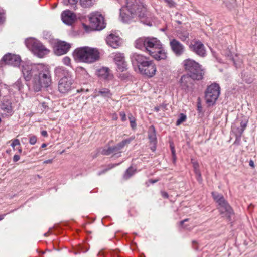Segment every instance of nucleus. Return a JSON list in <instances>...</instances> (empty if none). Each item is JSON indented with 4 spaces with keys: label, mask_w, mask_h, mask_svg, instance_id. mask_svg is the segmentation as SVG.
I'll use <instances>...</instances> for the list:
<instances>
[{
    "label": "nucleus",
    "mask_w": 257,
    "mask_h": 257,
    "mask_svg": "<svg viewBox=\"0 0 257 257\" xmlns=\"http://www.w3.org/2000/svg\"><path fill=\"white\" fill-rule=\"evenodd\" d=\"M123 5L120 9V17L123 23H130L137 18L141 19L147 16V8L141 0H118Z\"/></svg>",
    "instance_id": "1"
},
{
    "label": "nucleus",
    "mask_w": 257,
    "mask_h": 257,
    "mask_svg": "<svg viewBox=\"0 0 257 257\" xmlns=\"http://www.w3.org/2000/svg\"><path fill=\"white\" fill-rule=\"evenodd\" d=\"M52 84L51 72L48 66L40 64L37 74L32 81V88L36 92L41 91L43 88H48Z\"/></svg>",
    "instance_id": "2"
},
{
    "label": "nucleus",
    "mask_w": 257,
    "mask_h": 257,
    "mask_svg": "<svg viewBox=\"0 0 257 257\" xmlns=\"http://www.w3.org/2000/svg\"><path fill=\"white\" fill-rule=\"evenodd\" d=\"M73 56L77 61L92 63L99 59L100 53L96 48L85 46L76 49L73 53Z\"/></svg>",
    "instance_id": "3"
},
{
    "label": "nucleus",
    "mask_w": 257,
    "mask_h": 257,
    "mask_svg": "<svg viewBox=\"0 0 257 257\" xmlns=\"http://www.w3.org/2000/svg\"><path fill=\"white\" fill-rule=\"evenodd\" d=\"M161 42L155 37H140L135 42L136 48L147 51L151 55V51H154L156 48H159Z\"/></svg>",
    "instance_id": "4"
},
{
    "label": "nucleus",
    "mask_w": 257,
    "mask_h": 257,
    "mask_svg": "<svg viewBox=\"0 0 257 257\" xmlns=\"http://www.w3.org/2000/svg\"><path fill=\"white\" fill-rule=\"evenodd\" d=\"M212 196L214 200L218 204V209L220 213L223 215L224 217H226L230 220L232 215L233 214V211L227 201L225 200L222 195L218 192H212Z\"/></svg>",
    "instance_id": "5"
},
{
    "label": "nucleus",
    "mask_w": 257,
    "mask_h": 257,
    "mask_svg": "<svg viewBox=\"0 0 257 257\" xmlns=\"http://www.w3.org/2000/svg\"><path fill=\"white\" fill-rule=\"evenodd\" d=\"M27 47L31 50L34 54L40 58L44 57L48 54L49 50L47 49L40 41L30 38L25 40Z\"/></svg>",
    "instance_id": "6"
},
{
    "label": "nucleus",
    "mask_w": 257,
    "mask_h": 257,
    "mask_svg": "<svg viewBox=\"0 0 257 257\" xmlns=\"http://www.w3.org/2000/svg\"><path fill=\"white\" fill-rule=\"evenodd\" d=\"M220 94V87L218 84L213 83L208 86L205 94L206 102L209 105L214 104Z\"/></svg>",
    "instance_id": "7"
},
{
    "label": "nucleus",
    "mask_w": 257,
    "mask_h": 257,
    "mask_svg": "<svg viewBox=\"0 0 257 257\" xmlns=\"http://www.w3.org/2000/svg\"><path fill=\"white\" fill-rule=\"evenodd\" d=\"M40 64H32L29 62L23 63L21 71L26 81L30 80L37 74Z\"/></svg>",
    "instance_id": "8"
},
{
    "label": "nucleus",
    "mask_w": 257,
    "mask_h": 257,
    "mask_svg": "<svg viewBox=\"0 0 257 257\" xmlns=\"http://www.w3.org/2000/svg\"><path fill=\"white\" fill-rule=\"evenodd\" d=\"M74 83L71 75L64 76L58 82V90L61 93H66L72 88Z\"/></svg>",
    "instance_id": "9"
},
{
    "label": "nucleus",
    "mask_w": 257,
    "mask_h": 257,
    "mask_svg": "<svg viewBox=\"0 0 257 257\" xmlns=\"http://www.w3.org/2000/svg\"><path fill=\"white\" fill-rule=\"evenodd\" d=\"M89 20L92 26L96 30H102L105 27L103 16L98 12L91 14Z\"/></svg>",
    "instance_id": "10"
},
{
    "label": "nucleus",
    "mask_w": 257,
    "mask_h": 257,
    "mask_svg": "<svg viewBox=\"0 0 257 257\" xmlns=\"http://www.w3.org/2000/svg\"><path fill=\"white\" fill-rule=\"evenodd\" d=\"M183 66L186 71H188V74L191 78H200L201 75H196L193 71L198 68L199 64L195 61L191 59H186L183 61Z\"/></svg>",
    "instance_id": "11"
},
{
    "label": "nucleus",
    "mask_w": 257,
    "mask_h": 257,
    "mask_svg": "<svg viewBox=\"0 0 257 257\" xmlns=\"http://www.w3.org/2000/svg\"><path fill=\"white\" fill-rule=\"evenodd\" d=\"M139 70L141 74L149 77H152L156 74L157 68L153 61L150 60L146 65L139 68Z\"/></svg>",
    "instance_id": "12"
},
{
    "label": "nucleus",
    "mask_w": 257,
    "mask_h": 257,
    "mask_svg": "<svg viewBox=\"0 0 257 257\" xmlns=\"http://www.w3.org/2000/svg\"><path fill=\"white\" fill-rule=\"evenodd\" d=\"M113 60L117 65V71L123 72L127 70V64L125 61L124 54L120 53L113 54Z\"/></svg>",
    "instance_id": "13"
},
{
    "label": "nucleus",
    "mask_w": 257,
    "mask_h": 257,
    "mask_svg": "<svg viewBox=\"0 0 257 257\" xmlns=\"http://www.w3.org/2000/svg\"><path fill=\"white\" fill-rule=\"evenodd\" d=\"M189 48L191 51L201 57H204L206 55V51L205 46L200 41L192 42L189 45Z\"/></svg>",
    "instance_id": "14"
},
{
    "label": "nucleus",
    "mask_w": 257,
    "mask_h": 257,
    "mask_svg": "<svg viewBox=\"0 0 257 257\" xmlns=\"http://www.w3.org/2000/svg\"><path fill=\"white\" fill-rule=\"evenodd\" d=\"M131 61L134 65H136L138 69L146 65L150 60V58L142 54L134 53L131 56Z\"/></svg>",
    "instance_id": "15"
},
{
    "label": "nucleus",
    "mask_w": 257,
    "mask_h": 257,
    "mask_svg": "<svg viewBox=\"0 0 257 257\" xmlns=\"http://www.w3.org/2000/svg\"><path fill=\"white\" fill-rule=\"evenodd\" d=\"M169 43L172 51L176 56H180L185 52V46L177 40L172 39Z\"/></svg>",
    "instance_id": "16"
},
{
    "label": "nucleus",
    "mask_w": 257,
    "mask_h": 257,
    "mask_svg": "<svg viewBox=\"0 0 257 257\" xmlns=\"http://www.w3.org/2000/svg\"><path fill=\"white\" fill-rule=\"evenodd\" d=\"M21 61V58L19 56L8 54L3 57L1 63L4 62L6 64L16 67L19 66Z\"/></svg>",
    "instance_id": "17"
},
{
    "label": "nucleus",
    "mask_w": 257,
    "mask_h": 257,
    "mask_svg": "<svg viewBox=\"0 0 257 257\" xmlns=\"http://www.w3.org/2000/svg\"><path fill=\"white\" fill-rule=\"evenodd\" d=\"M61 16L63 23L68 25H71L76 19V15L69 10L64 11Z\"/></svg>",
    "instance_id": "18"
},
{
    "label": "nucleus",
    "mask_w": 257,
    "mask_h": 257,
    "mask_svg": "<svg viewBox=\"0 0 257 257\" xmlns=\"http://www.w3.org/2000/svg\"><path fill=\"white\" fill-rule=\"evenodd\" d=\"M150 56L156 60H165L167 57V53L162 44L159 47V48H156L154 51H151Z\"/></svg>",
    "instance_id": "19"
},
{
    "label": "nucleus",
    "mask_w": 257,
    "mask_h": 257,
    "mask_svg": "<svg viewBox=\"0 0 257 257\" xmlns=\"http://www.w3.org/2000/svg\"><path fill=\"white\" fill-rule=\"evenodd\" d=\"M107 44L113 48H117L121 44L122 41L120 38L113 34H109L106 38Z\"/></svg>",
    "instance_id": "20"
},
{
    "label": "nucleus",
    "mask_w": 257,
    "mask_h": 257,
    "mask_svg": "<svg viewBox=\"0 0 257 257\" xmlns=\"http://www.w3.org/2000/svg\"><path fill=\"white\" fill-rule=\"evenodd\" d=\"M71 47L69 43L64 41L59 42L56 46L55 53L57 55H61L66 53Z\"/></svg>",
    "instance_id": "21"
},
{
    "label": "nucleus",
    "mask_w": 257,
    "mask_h": 257,
    "mask_svg": "<svg viewBox=\"0 0 257 257\" xmlns=\"http://www.w3.org/2000/svg\"><path fill=\"white\" fill-rule=\"evenodd\" d=\"M1 109L3 113L6 115H11L13 113V109L11 102L8 100L2 101L1 105Z\"/></svg>",
    "instance_id": "22"
},
{
    "label": "nucleus",
    "mask_w": 257,
    "mask_h": 257,
    "mask_svg": "<svg viewBox=\"0 0 257 257\" xmlns=\"http://www.w3.org/2000/svg\"><path fill=\"white\" fill-rule=\"evenodd\" d=\"M95 96H101L108 101V99L111 98L112 93L109 89L106 88H101L96 90Z\"/></svg>",
    "instance_id": "23"
},
{
    "label": "nucleus",
    "mask_w": 257,
    "mask_h": 257,
    "mask_svg": "<svg viewBox=\"0 0 257 257\" xmlns=\"http://www.w3.org/2000/svg\"><path fill=\"white\" fill-rule=\"evenodd\" d=\"M148 138L150 143L152 145H156L157 143V138L156 131L154 126H151L148 130Z\"/></svg>",
    "instance_id": "24"
},
{
    "label": "nucleus",
    "mask_w": 257,
    "mask_h": 257,
    "mask_svg": "<svg viewBox=\"0 0 257 257\" xmlns=\"http://www.w3.org/2000/svg\"><path fill=\"white\" fill-rule=\"evenodd\" d=\"M100 75L105 79L109 80L113 78V75L110 73L108 68H102L100 70Z\"/></svg>",
    "instance_id": "25"
},
{
    "label": "nucleus",
    "mask_w": 257,
    "mask_h": 257,
    "mask_svg": "<svg viewBox=\"0 0 257 257\" xmlns=\"http://www.w3.org/2000/svg\"><path fill=\"white\" fill-rule=\"evenodd\" d=\"M54 72L56 75L59 76L61 75H71L70 72L63 66L57 67L55 69Z\"/></svg>",
    "instance_id": "26"
},
{
    "label": "nucleus",
    "mask_w": 257,
    "mask_h": 257,
    "mask_svg": "<svg viewBox=\"0 0 257 257\" xmlns=\"http://www.w3.org/2000/svg\"><path fill=\"white\" fill-rule=\"evenodd\" d=\"M134 137H130L128 139H125L117 144L116 146L117 148L120 150L122 149L126 145L129 144L134 139Z\"/></svg>",
    "instance_id": "27"
},
{
    "label": "nucleus",
    "mask_w": 257,
    "mask_h": 257,
    "mask_svg": "<svg viewBox=\"0 0 257 257\" xmlns=\"http://www.w3.org/2000/svg\"><path fill=\"white\" fill-rule=\"evenodd\" d=\"M12 88L18 91H21L23 88L22 80L21 78L18 79L17 81L11 85Z\"/></svg>",
    "instance_id": "28"
},
{
    "label": "nucleus",
    "mask_w": 257,
    "mask_h": 257,
    "mask_svg": "<svg viewBox=\"0 0 257 257\" xmlns=\"http://www.w3.org/2000/svg\"><path fill=\"white\" fill-rule=\"evenodd\" d=\"M193 71L196 75H201L200 76V78H192L193 79L199 80L203 78L204 73L203 70L201 68V66L199 64L198 65V68L197 69H195L194 71Z\"/></svg>",
    "instance_id": "29"
},
{
    "label": "nucleus",
    "mask_w": 257,
    "mask_h": 257,
    "mask_svg": "<svg viewBox=\"0 0 257 257\" xmlns=\"http://www.w3.org/2000/svg\"><path fill=\"white\" fill-rule=\"evenodd\" d=\"M136 172V169H134L133 167H129L125 171L123 178L125 179H127L130 178L132 176H133Z\"/></svg>",
    "instance_id": "30"
},
{
    "label": "nucleus",
    "mask_w": 257,
    "mask_h": 257,
    "mask_svg": "<svg viewBox=\"0 0 257 257\" xmlns=\"http://www.w3.org/2000/svg\"><path fill=\"white\" fill-rule=\"evenodd\" d=\"M81 5L84 8H89L93 4V0H80Z\"/></svg>",
    "instance_id": "31"
},
{
    "label": "nucleus",
    "mask_w": 257,
    "mask_h": 257,
    "mask_svg": "<svg viewBox=\"0 0 257 257\" xmlns=\"http://www.w3.org/2000/svg\"><path fill=\"white\" fill-rule=\"evenodd\" d=\"M227 57H228L230 59H232V60L234 62V65L236 66V67H240L241 66V64L242 63V61L241 60L240 61L237 62L235 58H232V55H231L230 52H229V53H228L227 54Z\"/></svg>",
    "instance_id": "32"
},
{
    "label": "nucleus",
    "mask_w": 257,
    "mask_h": 257,
    "mask_svg": "<svg viewBox=\"0 0 257 257\" xmlns=\"http://www.w3.org/2000/svg\"><path fill=\"white\" fill-rule=\"evenodd\" d=\"M178 38L182 41H185L189 38V33L188 32H183L178 34Z\"/></svg>",
    "instance_id": "33"
},
{
    "label": "nucleus",
    "mask_w": 257,
    "mask_h": 257,
    "mask_svg": "<svg viewBox=\"0 0 257 257\" xmlns=\"http://www.w3.org/2000/svg\"><path fill=\"white\" fill-rule=\"evenodd\" d=\"M187 79H189V77L185 76H182L180 79L181 85L183 88H186L188 87L186 84Z\"/></svg>",
    "instance_id": "34"
},
{
    "label": "nucleus",
    "mask_w": 257,
    "mask_h": 257,
    "mask_svg": "<svg viewBox=\"0 0 257 257\" xmlns=\"http://www.w3.org/2000/svg\"><path fill=\"white\" fill-rule=\"evenodd\" d=\"M247 120H244V121H242L241 122H240V132L239 133V136L240 135H242L244 132V131L245 130V128L247 126Z\"/></svg>",
    "instance_id": "35"
},
{
    "label": "nucleus",
    "mask_w": 257,
    "mask_h": 257,
    "mask_svg": "<svg viewBox=\"0 0 257 257\" xmlns=\"http://www.w3.org/2000/svg\"><path fill=\"white\" fill-rule=\"evenodd\" d=\"M186 119V116L183 113H181L179 115V118L176 121V125H179L183 122L185 121Z\"/></svg>",
    "instance_id": "36"
},
{
    "label": "nucleus",
    "mask_w": 257,
    "mask_h": 257,
    "mask_svg": "<svg viewBox=\"0 0 257 257\" xmlns=\"http://www.w3.org/2000/svg\"><path fill=\"white\" fill-rule=\"evenodd\" d=\"M101 153L104 155H109L111 154H112L113 153L111 147H109L107 148L103 149L101 151Z\"/></svg>",
    "instance_id": "37"
},
{
    "label": "nucleus",
    "mask_w": 257,
    "mask_h": 257,
    "mask_svg": "<svg viewBox=\"0 0 257 257\" xmlns=\"http://www.w3.org/2000/svg\"><path fill=\"white\" fill-rule=\"evenodd\" d=\"M62 62L64 65H65L67 66L71 67V59L69 57H68L67 56L64 57L62 59Z\"/></svg>",
    "instance_id": "38"
},
{
    "label": "nucleus",
    "mask_w": 257,
    "mask_h": 257,
    "mask_svg": "<svg viewBox=\"0 0 257 257\" xmlns=\"http://www.w3.org/2000/svg\"><path fill=\"white\" fill-rule=\"evenodd\" d=\"M78 0H63V3L65 5H68L70 4L71 5H75Z\"/></svg>",
    "instance_id": "39"
},
{
    "label": "nucleus",
    "mask_w": 257,
    "mask_h": 257,
    "mask_svg": "<svg viewBox=\"0 0 257 257\" xmlns=\"http://www.w3.org/2000/svg\"><path fill=\"white\" fill-rule=\"evenodd\" d=\"M11 146L12 147V148H13V150H15V147L17 146H20V141L18 139H15L13 141L12 144H11Z\"/></svg>",
    "instance_id": "40"
},
{
    "label": "nucleus",
    "mask_w": 257,
    "mask_h": 257,
    "mask_svg": "<svg viewBox=\"0 0 257 257\" xmlns=\"http://www.w3.org/2000/svg\"><path fill=\"white\" fill-rule=\"evenodd\" d=\"M118 164H109L108 166V168L105 169V170H104L103 171H101V172H100L98 173V175H101L102 173H105L107 171L109 170V169L114 167L115 166L118 165Z\"/></svg>",
    "instance_id": "41"
},
{
    "label": "nucleus",
    "mask_w": 257,
    "mask_h": 257,
    "mask_svg": "<svg viewBox=\"0 0 257 257\" xmlns=\"http://www.w3.org/2000/svg\"><path fill=\"white\" fill-rule=\"evenodd\" d=\"M129 119L131 127L133 128H135L136 127V123L135 122L134 118L132 116H131L129 117Z\"/></svg>",
    "instance_id": "42"
},
{
    "label": "nucleus",
    "mask_w": 257,
    "mask_h": 257,
    "mask_svg": "<svg viewBox=\"0 0 257 257\" xmlns=\"http://www.w3.org/2000/svg\"><path fill=\"white\" fill-rule=\"evenodd\" d=\"M170 7H173L175 6V3L173 0H164Z\"/></svg>",
    "instance_id": "43"
},
{
    "label": "nucleus",
    "mask_w": 257,
    "mask_h": 257,
    "mask_svg": "<svg viewBox=\"0 0 257 257\" xmlns=\"http://www.w3.org/2000/svg\"><path fill=\"white\" fill-rule=\"evenodd\" d=\"M37 142V138L36 136H32L30 137V140H29V143L31 144V145H34L36 144Z\"/></svg>",
    "instance_id": "44"
},
{
    "label": "nucleus",
    "mask_w": 257,
    "mask_h": 257,
    "mask_svg": "<svg viewBox=\"0 0 257 257\" xmlns=\"http://www.w3.org/2000/svg\"><path fill=\"white\" fill-rule=\"evenodd\" d=\"M240 130V127H236L234 126L232 127V131L235 134V136H238V134L239 133Z\"/></svg>",
    "instance_id": "45"
},
{
    "label": "nucleus",
    "mask_w": 257,
    "mask_h": 257,
    "mask_svg": "<svg viewBox=\"0 0 257 257\" xmlns=\"http://www.w3.org/2000/svg\"><path fill=\"white\" fill-rule=\"evenodd\" d=\"M241 135H240L239 136V133H238V136H235L236 137V139H235V142L234 143V144H236V145H239V144Z\"/></svg>",
    "instance_id": "46"
},
{
    "label": "nucleus",
    "mask_w": 257,
    "mask_h": 257,
    "mask_svg": "<svg viewBox=\"0 0 257 257\" xmlns=\"http://www.w3.org/2000/svg\"><path fill=\"white\" fill-rule=\"evenodd\" d=\"M120 115L121 117V120L122 121H125L126 120V115L124 112H120Z\"/></svg>",
    "instance_id": "47"
},
{
    "label": "nucleus",
    "mask_w": 257,
    "mask_h": 257,
    "mask_svg": "<svg viewBox=\"0 0 257 257\" xmlns=\"http://www.w3.org/2000/svg\"><path fill=\"white\" fill-rule=\"evenodd\" d=\"M112 151L113 153H116L117 152H119V150L117 148L116 145L114 146L111 147Z\"/></svg>",
    "instance_id": "48"
},
{
    "label": "nucleus",
    "mask_w": 257,
    "mask_h": 257,
    "mask_svg": "<svg viewBox=\"0 0 257 257\" xmlns=\"http://www.w3.org/2000/svg\"><path fill=\"white\" fill-rule=\"evenodd\" d=\"M197 180L199 182H201L202 181V178H201V174L200 172H198L197 174L196 175Z\"/></svg>",
    "instance_id": "49"
},
{
    "label": "nucleus",
    "mask_w": 257,
    "mask_h": 257,
    "mask_svg": "<svg viewBox=\"0 0 257 257\" xmlns=\"http://www.w3.org/2000/svg\"><path fill=\"white\" fill-rule=\"evenodd\" d=\"M5 17L4 13H0V23H3L5 21Z\"/></svg>",
    "instance_id": "50"
},
{
    "label": "nucleus",
    "mask_w": 257,
    "mask_h": 257,
    "mask_svg": "<svg viewBox=\"0 0 257 257\" xmlns=\"http://www.w3.org/2000/svg\"><path fill=\"white\" fill-rule=\"evenodd\" d=\"M20 156L18 155H15L13 157V161L16 162L20 160Z\"/></svg>",
    "instance_id": "51"
},
{
    "label": "nucleus",
    "mask_w": 257,
    "mask_h": 257,
    "mask_svg": "<svg viewBox=\"0 0 257 257\" xmlns=\"http://www.w3.org/2000/svg\"><path fill=\"white\" fill-rule=\"evenodd\" d=\"M161 195H162V197H163L164 198H168V196H169L168 193L166 192H164V191L161 192Z\"/></svg>",
    "instance_id": "52"
},
{
    "label": "nucleus",
    "mask_w": 257,
    "mask_h": 257,
    "mask_svg": "<svg viewBox=\"0 0 257 257\" xmlns=\"http://www.w3.org/2000/svg\"><path fill=\"white\" fill-rule=\"evenodd\" d=\"M53 162V159H48L44 161V164H51Z\"/></svg>",
    "instance_id": "53"
},
{
    "label": "nucleus",
    "mask_w": 257,
    "mask_h": 257,
    "mask_svg": "<svg viewBox=\"0 0 257 257\" xmlns=\"http://www.w3.org/2000/svg\"><path fill=\"white\" fill-rule=\"evenodd\" d=\"M83 27L84 28V29L85 30V31H88L89 30V26L85 24H83Z\"/></svg>",
    "instance_id": "54"
},
{
    "label": "nucleus",
    "mask_w": 257,
    "mask_h": 257,
    "mask_svg": "<svg viewBox=\"0 0 257 257\" xmlns=\"http://www.w3.org/2000/svg\"><path fill=\"white\" fill-rule=\"evenodd\" d=\"M41 134L43 136L47 137L48 136V134L46 131H43L41 132Z\"/></svg>",
    "instance_id": "55"
},
{
    "label": "nucleus",
    "mask_w": 257,
    "mask_h": 257,
    "mask_svg": "<svg viewBox=\"0 0 257 257\" xmlns=\"http://www.w3.org/2000/svg\"><path fill=\"white\" fill-rule=\"evenodd\" d=\"M161 107H162L161 105H160V106L155 107L154 108L155 111H156V112L159 111Z\"/></svg>",
    "instance_id": "56"
},
{
    "label": "nucleus",
    "mask_w": 257,
    "mask_h": 257,
    "mask_svg": "<svg viewBox=\"0 0 257 257\" xmlns=\"http://www.w3.org/2000/svg\"><path fill=\"white\" fill-rule=\"evenodd\" d=\"M194 172L196 175L197 174L198 172H200L199 169L197 168V167H195V169H194Z\"/></svg>",
    "instance_id": "57"
},
{
    "label": "nucleus",
    "mask_w": 257,
    "mask_h": 257,
    "mask_svg": "<svg viewBox=\"0 0 257 257\" xmlns=\"http://www.w3.org/2000/svg\"><path fill=\"white\" fill-rule=\"evenodd\" d=\"M188 221V219H185L180 221V224L181 225H183L184 222H187Z\"/></svg>",
    "instance_id": "58"
},
{
    "label": "nucleus",
    "mask_w": 257,
    "mask_h": 257,
    "mask_svg": "<svg viewBox=\"0 0 257 257\" xmlns=\"http://www.w3.org/2000/svg\"><path fill=\"white\" fill-rule=\"evenodd\" d=\"M156 145H153L152 147H151V149L153 151H154L156 149Z\"/></svg>",
    "instance_id": "59"
},
{
    "label": "nucleus",
    "mask_w": 257,
    "mask_h": 257,
    "mask_svg": "<svg viewBox=\"0 0 257 257\" xmlns=\"http://www.w3.org/2000/svg\"><path fill=\"white\" fill-rule=\"evenodd\" d=\"M193 167H194V169H195V167H197V168H198L199 165H198V163H193Z\"/></svg>",
    "instance_id": "60"
},
{
    "label": "nucleus",
    "mask_w": 257,
    "mask_h": 257,
    "mask_svg": "<svg viewBox=\"0 0 257 257\" xmlns=\"http://www.w3.org/2000/svg\"><path fill=\"white\" fill-rule=\"evenodd\" d=\"M42 107L44 108H46V107H47V106L46 105V103H43L42 104Z\"/></svg>",
    "instance_id": "61"
},
{
    "label": "nucleus",
    "mask_w": 257,
    "mask_h": 257,
    "mask_svg": "<svg viewBox=\"0 0 257 257\" xmlns=\"http://www.w3.org/2000/svg\"><path fill=\"white\" fill-rule=\"evenodd\" d=\"M5 216V214L0 215V220H3Z\"/></svg>",
    "instance_id": "62"
},
{
    "label": "nucleus",
    "mask_w": 257,
    "mask_h": 257,
    "mask_svg": "<svg viewBox=\"0 0 257 257\" xmlns=\"http://www.w3.org/2000/svg\"><path fill=\"white\" fill-rule=\"evenodd\" d=\"M249 165H250L251 166H253V161H251H251L249 162Z\"/></svg>",
    "instance_id": "63"
},
{
    "label": "nucleus",
    "mask_w": 257,
    "mask_h": 257,
    "mask_svg": "<svg viewBox=\"0 0 257 257\" xmlns=\"http://www.w3.org/2000/svg\"><path fill=\"white\" fill-rule=\"evenodd\" d=\"M18 152H19L20 153H22V149H21V147H19V148H18Z\"/></svg>",
    "instance_id": "64"
}]
</instances>
